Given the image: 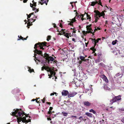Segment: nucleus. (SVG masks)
I'll use <instances>...</instances> for the list:
<instances>
[{
    "mask_svg": "<svg viewBox=\"0 0 124 124\" xmlns=\"http://www.w3.org/2000/svg\"><path fill=\"white\" fill-rule=\"evenodd\" d=\"M95 23H96L97 22L98 20L99 19V18L97 16H95Z\"/></svg>",
    "mask_w": 124,
    "mask_h": 124,
    "instance_id": "29",
    "label": "nucleus"
},
{
    "mask_svg": "<svg viewBox=\"0 0 124 124\" xmlns=\"http://www.w3.org/2000/svg\"><path fill=\"white\" fill-rule=\"evenodd\" d=\"M28 71L30 73H31L32 72H34V70L32 69H31L30 67L29 68Z\"/></svg>",
    "mask_w": 124,
    "mask_h": 124,
    "instance_id": "27",
    "label": "nucleus"
},
{
    "mask_svg": "<svg viewBox=\"0 0 124 124\" xmlns=\"http://www.w3.org/2000/svg\"><path fill=\"white\" fill-rule=\"evenodd\" d=\"M93 30H92V29L91 28L90 29V31H86V32H87V33H91L92 34H93Z\"/></svg>",
    "mask_w": 124,
    "mask_h": 124,
    "instance_id": "22",
    "label": "nucleus"
},
{
    "mask_svg": "<svg viewBox=\"0 0 124 124\" xmlns=\"http://www.w3.org/2000/svg\"><path fill=\"white\" fill-rule=\"evenodd\" d=\"M64 30H65L63 29H62V34H63L66 37L69 39V33H66L64 31Z\"/></svg>",
    "mask_w": 124,
    "mask_h": 124,
    "instance_id": "8",
    "label": "nucleus"
},
{
    "mask_svg": "<svg viewBox=\"0 0 124 124\" xmlns=\"http://www.w3.org/2000/svg\"><path fill=\"white\" fill-rule=\"evenodd\" d=\"M41 1L39 2L41 5H43L45 3L46 5L47 4V3L48 1V0H40Z\"/></svg>",
    "mask_w": 124,
    "mask_h": 124,
    "instance_id": "9",
    "label": "nucleus"
},
{
    "mask_svg": "<svg viewBox=\"0 0 124 124\" xmlns=\"http://www.w3.org/2000/svg\"><path fill=\"white\" fill-rule=\"evenodd\" d=\"M30 7H31V8H32L33 7V4H32L31 3H30Z\"/></svg>",
    "mask_w": 124,
    "mask_h": 124,
    "instance_id": "56",
    "label": "nucleus"
},
{
    "mask_svg": "<svg viewBox=\"0 0 124 124\" xmlns=\"http://www.w3.org/2000/svg\"><path fill=\"white\" fill-rule=\"evenodd\" d=\"M72 40L74 42H76V41H75V39L74 38H72Z\"/></svg>",
    "mask_w": 124,
    "mask_h": 124,
    "instance_id": "57",
    "label": "nucleus"
},
{
    "mask_svg": "<svg viewBox=\"0 0 124 124\" xmlns=\"http://www.w3.org/2000/svg\"><path fill=\"white\" fill-rule=\"evenodd\" d=\"M87 30V31H90V29L91 28H86Z\"/></svg>",
    "mask_w": 124,
    "mask_h": 124,
    "instance_id": "60",
    "label": "nucleus"
},
{
    "mask_svg": "<svg viewBox=\"0 0 124 124\" xmlns=\"http://www.w3.org/2000/svg\"><path fill=\"white\" fill-rule=\"evenodd\" d=\"M47 44V43L46 42H39L35 44L34 48L36 49H37V47H39L40 49H44V48L43 47V46H46V44Z\"/></svg>",
    "mask_w": 124,
    "mask_h": 124,
    "instance_id": "3",
    "label": "nucleus"
},
{
    "mask_svg": "<svg viewBox=\"0 0 124 124\" xmlns=\"http://www.w3.org/2000/svg\"><path fill=\"white\" fill-rule=\"evenodd\" d=\"M74 12H76V16H78V15H79V14L77 12V11L76 10H74Z\"/></svg>",
    "mask_w": 124,
    "mask_h": 124,
    "instance_id": "48",
    "label": "nucleus"
},
{
    "mask_svg": "<svg viewBox=\"0 0 124 124\" xmlns=\"http://www.w3.org/2000/svg\"><path fill=\"white\" fill-rule=\"evenodd\" d=\"M92 40V41L94 43L95 42H96V40H95V39H93L91 38V39Z\"/></svg>",
    "mask_w": 124,
    "mask_h": 124,
    "instance_id": "36",
    "label": "nucleus"
},
{
    "mask_svg": "<svg viewBox=\"0 0 124 124\" xmlns=\"http://www.w3.org/2000/svg\"><path fill=\"white\" fill-rule=\"evenodd\" d=\"M35 7H33L32 8V10H34L35 13H36L37 12H38L39 11V8L37 9L36 8H35Z\"/></svg>",
    "mask_w": 124,
    "mask_h": 124,
    "instance_id": "19",
    "label": "nucleus"
},
{
    "mask_svg": "<svg viewBox=\"0 0 124 124\" xmlns=\"http://www.w3.org/2000/svg\"><path fill=\"white\" fill-rule=\"evenodd\" d=\"M62 113L63 114V116H67L68 114L67 113L64 112H62Z\"/></svg>",
    "mask_w": 124,
    "mask_h": 124,
    "instance_id": "32",
    "label": "nucleus"
},
{
    "mask_svg": "<svg viewBox=\"0 0 124 124\" xmlns=\"http://www.w3.org/2000/svg\"><path fill=\"white\" fill-rule=\"evenodd\" d=\"M33 6L34 7H36V2H34L33 3Z\"/></svg>",
    "mask_w": 124,
    "mask_h": 124,
    "instance_id": "41",
    "label": "nucleus"
},
{
    "mask_svg": "<svg viewBox=\"0 0 124 124\" xmlns=\"http://www.w3.org/2000/svg\"><path fill=\"white\" fill-rule=\"evenodd\" d=\"M86 16L87 19H91V17L90 16V15H89L88 14H86Z\"/></svg>",
    "mask_w": 124,
    "mask_h": 124,
    "instance_id": "31",
    "label": "nucleus"
},
{
    "mask_svg": "<svg viewBox=\"0 0 124 124\" xmlns=\"http://www.w3.org/2000/svg\"><path fill=\"white\" fill-rule=\"evenodd\" d=\"M44 57H46V62L49 64L50 63H52V62L54 60V58L51 56H49L46 53H45L44 54Z\"/></svg>",
    "mask_w": 124,
    "mask_h": 124,
    "instance_id": "5",
    "label": "nucleus"
},
{
    "mask_svg": "<svg viewBox=\"0 0 124 124\" xmlns=\"http://www.w3.org/2000/svg\"><path fill=\"white\" fill-rule=\"evenodd\" d=\"M34 52L35 54H34V56L35 57L34 60L35 61V62L37 64H38V62H37L36 60H37L38 61H39V62H40V61L36 57V56L37 55V54H38L39 55H41V56H42L43 57H44V56H43V55L42 54V52L41 51L38 50L37 49H35V50L34 51Z\"/></svg>",
    "mask_w": 124,
    "mask_h": 124,
    "instance_id": "4",
    "label": "nucleus"
},
{
    "mask_svg": "<svg viewBox=\"0 0 124 124\" xmlns=\"http://www.w3.org/2000/svg\"><path fill=\"white\" fill-rule=\"evenodd\" d=\"M84 105L85 106L88 107L90 106L91 105V103L88 101H85L84 102Z\"/></svg>",
    "mask_w": 124,
    "mask_h": 124,
    "instance_id": "12",
    "label": "nucleus"
},
{
    "mask_svg": "<svg viewBox=\"0 0 124 124\" xmlns=\"http://www.w3.org/2000/svg\"><path fill=\"white\" fill-rule=\"evenodd\" d=\"M29 122V121H28V120H26L24 121L23 122L24 123H25L26 124Z\"/></svg>",
    "mask_w": 124,
    "mask_h": 124,
    "instance_id": "43",
    "label": "nucleus"
},
{
    "mask_svg": "<svg viewBox=\"0 0 124 124\" xmlns=\"http://www.w3.org/2000/svg\"><path fill=\"white\" fill-rule=\"evenodd\" d=\"M99 65L100 66H101L104 67V66L105 65L103 63H101L99 64Z\"/></svg>",
    "mask_w": 124,
    "mask_h": 124,
    "instance_id": "38",
    "label": "nucleus"
},
{
    "mask_svg": "<svg viewBox=\"0 0 124 124\" xmlns=\"http://www.w3.org/2000/svg\"><path fill=\"white\" fill-rule=\"evenodd\" d=\"M122 121L123 123H124V117L122 118Z\"/></svg>",
    "mask_w": 124,
    "mask_h": 124,
    "instance_id": "63",
    "label": "nucleus"
},
{
    "mask_svg": "<svg viewBox=\"0 0 124 124\" xmlns=\"http://www.w3.org/2000/svg\"><path fill=\"white\" fill-rule=\"evenodd\" d=\"M78 16V17L80 18V17L81 18V19L82 21L84 20V18H83L84 16L83 14H82L80 16L79 15Z\"/></svg>",
    "mask_w": 124,
    "mask_h": 124,
    "instance_id": "26",
    "label": "nucleus"
},
{
    "mask_svg": "<svg viewBox=\"0 0 124 124\" xmlns=\"http://www.w3.org/2000/svg\"><path fill=\"white\" fill-rule=\"evenodd\" d=\"M105 82L107 83H108V80L107 78V77H106L104 79H103Z\"/></svg>",
    "mask_w": 124,
    "mask_h": 124,
    "instance_id": "25",
    "label": "nucleus"
},
{
    "mask_svg": "<svg viewBox=\"0 0 124 124\" xmlns=\"http://www.w3.org/2000/svg\"><path fill=\"white\" fill-rule=\"evenodd\" d=\"M50 109H49V111H48L47 112V114H49L50 115L48 116L49 117H50V115L52 114V112L51 110H52L53 108V107H50L49 108Z\"/></svg>",
    "mask_w": 124,
    "mask_h": 124,
    "instance_id": "13",
    "label": "nucleus"
},
{
    "mask_svg": "<svg viewBox=\"0 0 124 124\" xmlns=\"http://www.w3.org/2000/svg\"><path fill=\"white\" fill-rule=\"evenodd\" d=\"M14 112H12L11 115L13 116H16L17 117V122L19 124V122L22 121V122H23L24 121L26 120V117L24 116L23 117H22L23 116L24 114V112L21 109H16Z\"/></svg>",
    "mask_w": 124,
    "mask_h": 124,
    "instance_id": "1",
    "label": "nucleus"
},
{
    "mask_svg": "<svg viewBox=\"0 0 124 124\" xmlns=\"http://www.w3.org/2000/svg\"><path fill=\"white\" fill-rule=\"evenodd\" d=\"M70 21H68V22H70L72 23H73L74 22H75L76 21V20L75 19V17L72 19H70Z\"/></svg>",
    "mask_w": 124,
    "mask_h": 124,
    "instance_id": "16",
    "label": "nucleus"
},
{
    "mask_svg": "<svg viewBox=\"0 0 124 124\" xmlns=\"http://www.w3.org/2000/svg\"><path fill=\"white\" fill-rule=\"evenodd\" d=\"M71 117L72 118L74 117L75 118H76L77 117V116H75L71 115Z\"/></svg>",
    "mask_w": 124,
    "mask_h": 124,
    "instance_id": "52",
    "label": "nucleus"
},
{
    "mask_svg": "<svg viewBox=\"0 0 124 124\" xmlns=\"http://www.w3.org/2000/svg\"><path fill=\"white\" fill-rule=\"evenodd\" d=\"M69 25H71V26H73V23H71L70 22V23H69Z\"/></svg>",
    "mask_w": 124,
    "mask_h": 124,
    "instance_id": "59",
    "label": "nucleus"
},
{
    "mask_svg": "<svg viewBox=\"0 0 124 124\" xmlns=\"http://www.w3.org/2000/svg\"><path fill=\"white\" fill-rule=\"evenodd\" d=\"M83 33L84 35H85L86 34H87V32L86 31L85 32V31H83Z\"/></svg>",
    "mask_w": 124,
    "mask_h": 124,
    "instance_id": "42",
    "label": "nucleus"
},
{
    "mask_svg": "<svg viewBox=\"0 0 124 124\" xmlns=\"http://www.w3.org/2000/svg\"><path fill=\"white\" fill-rule=\"evenodd\" d=\"M45 98L44 97L43 99V100H41L42 101V102L43 103H45Z\"/></svg>",
    "mask_w": 124,
    "mask_h": 124,
    "instance_id": "45",
    "label": "nucleus"
},
{
    "mask_svg": "<svg viewBox=\"0 0 124 124\" xmlns=\"http://www.w3.org/2000/svg\"><path fill=\"white\" fill-rule=\"evenodd\" d=\"M100 39H100L98 38L96 40V43L98 42H99V40Z\"/></svg>",
    "mask_w": 124,
    "mask_h": 124,
    "instance_id": "58",
    "label": "nucleus"
},
{
    "mask_svg": "<svg viewBox=\"0 0 124 124\" xmlns=\"http://www.w3.org/2000/svg\"><path fill=\"white\" fill-rule=\"evenodd\" d=\"M26 15L27 16V19H28V18H30L31 16V15L30 14H29V15H28L27 14Z\"/></svg>",
    "mask_w": 124,
    "mask_h": 124,
    "instance_id": "39",
    "label": "nucleus"
},
{
    "mask_svg": "<svg viewBox=\"0 0 124 124\" xmlns=\"http://www.w3.org/2000/svg\"><path fill=\"white\" fill-rule=\"evenodd\" d=\"M120 75V74L119 73H117L116 74V76L117 77V76H119V75Z\"/></svg>",
    "mask_w": 124,
    "mask_h": 124,
    "instance_id": "51",
    "label": "nucleus"
},
{
    "mask_svg": "<svg viewBox=\"0 0 124 124\" xmlns=\"http://www.w3.org/2000/svg\"><path fill=\"white\" fill-rule=\"evenodd\" d=\"M85 114L90 117H92V114L88 112H86L85 113Z\"/></svg>",
    "mask_w": 124,
    "mask_h": 124,
    "instance_id": "18",
    "label": "nucleus"
},
{
    "mask_svg": "<svg viewBox=\"0 0 124 124\" xmlns=\"http://www.w3.org/2000/svg\"><path fill=\"white\" fill-rule=\"evenodd\" d=\"M57 61L56 60H55L53 62V63L54 64L55 63L56 64H57Z\"/></svg>",
    "mask_w": 124,
    "mask_h": 124,
    "instance_id": "49",
    "label": "nucleus"
},
{
    "mask_svg": "<svg viewBox=\"0 0 124 124\" xmlns=\"http://www.w3.org/2000/svg\"><path fill=\"white\" fill-rule=\"evenodd\" d=\"M91 25H92L91 24H90L88 25H87L86 26V28H91Z\"/></svg>",
    "mask_w": 124,
    "mask_h": 124,
    "instance_id": "44",
    "label": "nucleus"
},
{
    "mask_svg": "<svg viewBox=\"0 0 124 124\" xmlns=\"http://www.w3.org/2000/svg\"><path fill=\"white\" fill-rule=\"evenodd\" d=\"M51 36H48L47 37V40L48 41L51 39Z\"/></svg>",
    "mask_w": 124,
    "mask_h": 124,
    "instance_id": "30",
    "label": "nucleus"
},
{
    "mask_svg": "<svg viewBox=\"0 0 124 124\" xmlns=\"http://www.w3.org/2000/svg\"><path fill=\"white\" fill-rule=\"evenodd\" d=\"M22 0H20V1H22ZM27 0H23V2L24 3H26Z\"/></svg>",
    "mask_w": 124,
    "mask_h": 124,
    "instance_id": "54",
    "label": "nucleus"
},
{
    "mask_svg": "<svg viewBox=\"0 0 124 124\" xmlns=\"http://www.w3.org/2000/svg\"><path fill=\"white\" fill-rule=\"evenodd\" d=\"M94 12L96 13V14L95 15V16H98V17H100L101 16V13H100L99 11L98 10H95L94 11Z\"/></svg>",
    "mask_w": 124,
    "mask_h": 124,
    "instance_id": "11",
    "label": "nucleus"
},
{
    "mask_svg": "<svg viewBox=\"0 0 124 124\" xmlns=\"http://www.w3.org/2000/svg\"><path fill=\"white\" fill-rule=\"evenodd\" d=\"M77 93L76 92H73L72 93H69L68 94V97L70 98V97H73Z\"/></svg>",
    "mask_w": 124,
    "mask_h": 124,
    "instance_id": "7",
    "label": "nucleus"
},
{
    "mask_svg": "<svg viewBox=\"0 0 124 124\" xmlns=\"http://www.w3.org/2000/svg\"><path fill=\"white\" fill-rule=\"evenodd\" d=\"M29 114H25L24 113V115H25V116L26 117H28L29 116H28V115H29Z\"/></svg>",
    "mask_w": 124,
    "mask_h": 124,
    "instance_id": "55",
    "label": "nucleus"
},
{
    "mask_svg": "<svg viewBox=\"0 0 124 124\" xmlns=\"http://www.w3.org/2000/svg\"><path fill=\"white\" fill-rule=\"evenodd\" d=\"M89 111L90 112H92L94 114H95L96 113L95 111L93 109H91L89 110Z\"/></svg>",
    "mask_w": 124,
    "mask_h": 124,
    "instance_id": "28",
    "label": "nucleus"
},
{
    "mask_svg": "<svg viewBox=\"0 0 124 124\" xmlns=\"http://www.w3.org/2000/svg\"><path fill=\"white\" fill-rule=\"evenodd\" d=\"M101 58H98L95 60V62L96 63H97L98 62H100L101 60Z\"/></svg>",
    "mask_w": 124,
    "mask_h": 124,
    "instance_id": "20",
    "label": "nucleus"
},
{
    "mask_svg": "<svg viewBox=\"0 0 124 124\" xmlns=\"http://www.w3.org/2000/svg\"><path fill=\"white\" fill-rule=\"evenodd\" d=\"M79 58L81 60L83 61H86V60L85 58V57H83L82 56H80L79 57Z\"/></svg>",
    "mask_w": 124,
    "mask_h": 124,
    "instance_id": "17",
    "label": "nucleus"
},
{
    "mask_svg": "<svg viewBox=\"0 0 124 124\" xmlns=\"http://www.w3.org/2000/svg\"><path fill=\"white\" fill-rule=\"evenodd\" d=\"M47 119L48 120H51V119L50 117H48L47 118Z\"/></svg>",
    "mask_w": 124,
    "mask_h": 124,
    "instance_id": "64",
    "label": "nucleus"
},
{
    "mask_svg": "<svg viewBox=\"0 0 124 124\" xmlns=\"http://www.w3.org/2000/svg\"><path fill=\"white\" fill-rule=\"evenodd\" d=\"M105 14V13L104 12L102 11L101 13V16H103V17H104V16Z\"/></svg>",
    "mask_w": 124,
    "mask_h": 124,
    "instance_id": "33",
    "label": "nucleus"
},
{
    "mask_svg": "<svg viewBox=\"0 0 124 124\" xmlns=\"http://www.w3.org/2000/svg\"><path fill=\"white\" fill-rule=\"evenodd\" d=\"M44 69L45 70H46L49 73H48L49 78H51L53 76H55L56 73L54 71V68H52L49 67L48 66H43L41 68V70H43Z\"/></svg>",
    "mask_w": 124,
    "mask_h": 124,
    "instance_id": "2",
    "label": "nucleus"
},
{
    "mask_svg": "<svg viewBox=\"0 0 124 124\" xmlns=\"http://www.w3.org/2000/svg\"><path fill=\"white\" fill-rule=\"evenodd\" d=\"M117 41V40H115L113 41L112 43V45H114L116 43Z\"/></svg>",
    "mask_w": 124,
    "mask_h": 124,
    "instance_id": "23",
    "label": "nucleus"
},
{
    "mask_svg": "<svg viewBox=\"0 0 124 124\" xmlns=\"http://www.w3.org/2000/svg\"><path fill=\"white\" fill-rule=\"evenodd\" d=\"M94 47H91L90 48V49L92 50V51H93V50H95L96 49L95 48H94Z\"/></svg>",
    "mask_w": 124,
    "mask_h": 124,
    "instance_id": "47",
    "label": "nucleus"
},
{
    "mask_svg": "<svg viewBox=\"0 0 124 124\" xmlns=\"http://www.w3.org/2000/svg\"><path fill=\"white\" fill-rule=\"evenodd\" d=\"M78 119H79V120H84L83 118L82 117V116H80L78 118Z\"/></svg>",
    "mask_w": 124,
    "mask_h": 124,
    "instance_id": "40",
    "label": "nucleus"
},
{
    "mask_svg": "<svg viewBox=\"0 0 124 124\" xmlns=\"http://www.w3.org/2000/svg\"><path fill=\"white\" fill-rule=\"evenodd\" d=\"M100 77L102 78L103 79H104V78L106 77V76L104 75H100Z\"/></svg>",
    "mask_w": 124,
    "mask_h": 124,
    "instance_id": "21",
    "label": "nucleus"
},
{
    "mask_svg": "<svg viewBox=\"0 0 124 124\" xmlns=\"http://www.w3.org/2000/svg\"><path fill=\"white\" fill-rule=\"evenodd\" d=\"M69 93V92L67 90H63L62 92V95L65 96H66Z\"/></svg>",
    "mask_w": 124,
    "mask_h": 124,
    "instance_id": "10",
    "label": "nucleus"
},
{
    "mask_svg": "<svg viewBox=\"0 0 124 124\" xmlns=\"http://www.w3.org/2000/svg\"><path fill=\"white\" fill-rule=\"evenodd\" d=\"M81 113H78L77 114V115L78 116H79L81 115Z\"/></svg>",
    "mask_w": 124,
    "mask_h": 124,
    "instance_id": "61",
    "label": "nucleus"
},
{
    "mask_svg": "<svg viewBox=\"0 0 124 124\" xmlns=\"http://www.w3.org/2000/svg\"><path fill=\"white\" fill-rule=\"evenodd\" d=\"M101 53H99L98 54V58H101Z\"/></svg>",
    "mask_w": 124,
    "mask_h": 124,
    "instance_id": "35",
    "label": "nucleus"
},
{
    "mask_svg": "<svg viewBox=\"0 0 124 124\" xmlns=\"http://www.w3.org/2000/svg\"><path fill=\"white\" fill-rule=\"evenodd\" d=\"M32 25V24L31 23V22L28 23L27 24V26L28 28H30L29 27L31 26Z\"/></svg>",
    "mask_w": 124,
    "mask_h": 124,
    "instance_id": "34",
    "label": "nucleus"
},
{
    "mask_svg": "<svg viewBox=\"0 0 124 124\" xmlns=\"http://www.w3.org/2000/svg\"><path fill=\"white\" fill-rule=\"evenodd\" d=\"M96 1H93L91 2V5L92 6H94L95 4L98 3V2L97 0H95Z\"/></svg>",
    "mask_w": 124,
    "mask_h": 124,
    "instance_id": "14",
    "label": "nucleus"
},
{
    "mask_svg": "<svg viewBox=\"0 0 124 124\" xmlns=\"http://www.w3.org/2000/svg\"><path fill=\"white\" fill-rule=\"evenodd\" d=\"M121 98L120 95L117 96H115L113 99L110 101V102L112 104L114 102H116L118 101L121 100Z\"/></svg>",
    "mask_w": 124,
    "mask_h": 124,
    "instance_id": "6",
    "label": "nucleus"
},
{
    "mask_svg": "<svg viewBox=\"0 0 124 124\" xmlns=\"http://www.w3.org/2000/svg\"><path fill=\"white\" fill-rule=\"evenodd\" d=\"M55 93L56 94V93H51L50 94V95L51 96L53 95H54Z\"/></svg>",
    "mask_w": 124,
    "mask_h": 124,
    "instance_id": "50",
    "label": "nucleus"
},
{
    "mask_svg": "<svg viewBox=\"0 0 124 124\" xmlns=\"http://www.w3.org/2000/svg\"><path fill=\"white\" fill-rule=\"evenodd\" d=\"M53 25H54V28H56L57 26H56V25L55 23H53Z\"/></svg>",
    "mask_w": 124,
    "mask_h": 124,
    "instance_id": "53",
    "label": "nucleus"
},
{
    "mask_svg": "<svg viewBox=\"0 0 124 124\" xmlns=\"http://www.w3.org/2000/svg\"><path fill=\"white\" fill-rule=\"evenodd\" d=\"M98 2H99V3H98V4L102 6H103L101 4V0H99L98 1Z\"/></svg>",
    "mask_w": 124,
    "mask_h": 124,
    "instance_id": "37",
    "label": "nucleus"
},
{
    "mask_svg": "<svg viewBox=\"0 0 124 124\" xmlns=\"http://www.w3.org/2000/svg\"><path fill=\"white\" fill-rule=\"evenodd\" d=\"M101 30V29L100 28L97 27H96L94 30V31L93 32V35H94V33L96 31H98V30Z\"/></svg>",
    "mask_w": 124,
    "mask_h": 124,
    "instance_id": "15",
    "label": "nucleus"
},
{
    "mask_svg": "<svg viewBox=\"0 0 124 124\" xmlns=\"http://www.w3.org/2000/svg\"><path fill=\"white\" fill-rule=\"evenodd\" d=\"M85 93H87L88 94H89V93H90V94L91 93L90 92V90L89 89H86L85 90Z\"/></svg>",
    "mask_w": 124,
    "mask_h": 124,
    "instance_id": "24",
    "label": "nucleus"
},
{
    "mask_svg": "<svg viewBox=\"0 0 124 124\" xmlns=\"http://www.w3.org/2000/svg\"><path fill=\"white\" fill-rule=\"evenodd\" d=\"M20 39H18V40H19L20 39H22V40L23 39V37H22L21 36H20Z\"/></svg>",
    "mask_w": 124,
    "mask_h": 124,
    "instance_id": "46",
    "label": "nucleus"
},
{
    "mask_svg": "<svg viewBox=\"0 0 124 124\" xmlns=\"http://www.w3.org/2000/svg\"><path fill=\"white\" fill-rule=\"evenodd\" d=\"M28 37V36H27L26 38H23V40H26L27 39V38Z\"/></svg>",
    "mask_w": 124,
    "mask_h": 124,
    "instance_id": "62",
    "label": "nucleus"
}]
</instances>
